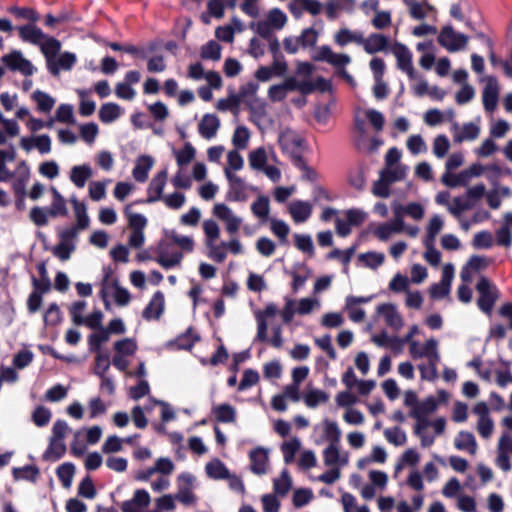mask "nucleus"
<instances>
[{
  "instance_id": "nucleus-54",
  "label": "nucleus",
  "mask_w": 512,
  "mask_h": 512,
  "mask_svg": "<svg viewBox=\"0 0 512 512\" xmlns=\"http://www.w3.org/2000/svg\"><path fill=\"white\" fill-rule=\"evenodd\" d=\"M121 107L116 103H105L99 109V119L106 124L116 121L121 116Z\"/></svg>"
},
{
  "instance_id": "nucleus-38",
  "label": "nucleus",
  "mask_w": 512,
  "mask_h": 512,
  "mask_svg": "<svg viewBox=\"0 0 512 512\" xmlns=\"http://www.w3.org/2000/svg\"><path fill=\"white\" fill-rule=\"evenodd\" d=\"M154 159L149 155H141L135 161V166L132 170L133 178L140 183L147 180L150 170L154 166Z\"/></svg>"
},
{
  "instance_id": "nucleus-45",
  "label": "nucleus",
  "mask_w": 512,
  "mask_h": 512,
  "mask_svg": "<svg viewBox=\"0 0 512 512\" xmlns=\"http://www.w3.org/2000/svg\"><path fill=\"white\" fill-rule=\"evenodd\" d=\"M211 411L218 422L230 424L236 421V409L230 404L213 405Z\"/></svg>"
},
{
  "instance_id": "nucleus-29",
  "label": "nucleus",
  "mask_w": 512,
  "mask_h": 512,
  "mask_svg": "<svg viewBox=\"0 0 512 512\" xmlns=\"http://www.w3.org/2000/svg\"><path fill=\"white\" fill-rule=\"evenodd\" d=\"M286 273L292 278L291 288L294 293L302 289L312 272L305 263H295Z\"/></svg>"
},
{
  "instance_id": "nucleus-31",
  "label": "nucleus",
  "mask_w": 512,
  "mask_h": 512,
  "mask_svg": "<svg viewBox=\"0 0 512 512\" xmlns=\"http://www.w3.org/2000/svg\"><path fill=\"white\" fill-rule=\"evenodd\" d=\"M183 259V253L174 249H170L168 245L160 246L156 262L164 269H170L180 266Z\"/></svg>"
},
{
  "instance_id": "nucleus-41",
  "label": "nucleus",
  "mask_w": 512,
  "mask_h": 512,
  "mask_svg": "<svg viewBox=\"0 0 512 512\" xmlns=\"http://www.w3.org/2000/svg\"><path fill=\"white\" fill-rule=\"evenodd\" d=\"M286 91H298L301 94H310L315 90V84L310 79L298 80L296 77H288L282 82Z\"/></svg>"
},
{
  "instance_id": "nucleus-16",
  "label": "nucleus",
  "mask_w": 512,
  "mask_h": 512,
  "mask_svg": "<svg viewBox=\"0 0 512 512\" xmlns=\"http://www.w3.org/2000/svg\"><path fill=\"white\" fill-rule=\"evenodd\" d=\"M408 9L409 16L416 21H424L427 18H435L437 14L436 8L423 0H402Z\"/></svg>"
},
{
  "instance_id": "nucleus-13",
  "label": "nucleus",
  "mask_w": 512,
  "mask_h": 512,
  "mask_svg": "<svg viewBox=\"0 0 512 512\" xmlns=\"http://www.w3.org/2000/svg\"><path fill=\"white\" fill-rule=\"evenodd\" d=\"M469 38L459 32H456L451 26L442 29L438 36V42L449 52H457L464 49Z\"/></svg>"
},
{
  "instance_id": "nucleus-15",
  "label": "nucleus",
  "mask_w": 512,
  "mask_h": 512,
  "mask_svg": "<svg viewBox=\"0 0 512 512\" xmlns=\"http://www.w3.org/2000/svg\"><path fill=\"white\" fill-rule=\"evenodd\" d=\"M168 177L167 169L159 171L150 181L147 187V198L138 201L139 203H155L160 201L164 197V189L166 186Z\"/></svg>"
},
{
  "instance_id": "nucleus-32",
  "label": "nucleus",
  "mask_w": 512,
  "mask_h": 512,
  "mask_svg": "<svg viewBox=\"0 0 512 512\" xmlns=\"http://www.w3.org/2000/svg\"><path fill=\"white\" fill-rule=\"evenodd\" d=\"M389 38L381 33H372L367 38L362 35L361 46L368 54H376L387 50Z\"/></svg>"
},
{
  "instance_id": "nucleus-48",
  "label": "nucleus",
  "mask_w": 512,
  "mask_h": 512,
  "mask_svg": "<svg viewBox=\"0 0 512 512\" xmlns=\"http://www.w3.org/2000/svg\"><path fill=\"white\" fill-rule=\"evenodd\" d=\"M438 407V403L434 397H428L419 402L416 407L411 409L410 416L412 418L429 417Z\"/></svg>"
},
{
  "instance_id": "nucleus-17",
  "label": "nucleus",
  "mask_w": 512,
  "mask_h": 512,
  "mask_svg": "<svg viewBox=\"0 0 512 512\" xmlns=\"http://www.w3.org/2000/svg\"><path fill=\"white\" fill-rule=\"evenodd\" d=\"M392 53L397 60V67L405 72L410 80H416V71L413 66V57L411 51L401 43L393 46Z\"/></svg>"
},
{
  "instance_id": "nucleus-18",
  "label": "nucleus",
  "mask_w": 512,
  "mask_h": 512,
  "mask_svg": "<svg viewBox=\"0 0 512 512\" xmlns=\"http://www.w3.org/2000/svg\"><path fill=\"white\" fill-rule=\"evenodd\" d=\"M224 174L229 184L228 198L237 202L246 201L248 190L246 182L229 169H224Z\"/></svg>"
},
{
  "instance_id": "nucleus-10",
  "label": "nucleus",
  "mask_w": 512,
  "mask_h": 512,
  "mask_svg": "<svg viewBox=\"0 0 512 512\" xmlns=\"http://www.w3.org/2000/svg\"><path fill=\"white\" fill-rule=\"evenodd\" d=\"M314 432L317 435L315 443L318 445L323 443L340 444L342 433L335 421L323 419L321 423L314 426Z\"/></svg>"
},
{
  "instance_id": "nucleus-56",
  "label": "nucleus",
  "mask_w": 512,
  "mask_h": 512,
  "mask_svg": "<svg viewBox=\"0 0 512 512\" xmlns=\"http://www.w3.org/2000/svg\"><path fill=\"white\" fill-rule=\"evenodd\" d=\"M474 207V203L471 202L466 196L455 197L451 201V205H448V212L454 217L459 218L463 216V213Z\"/></svg>"
},
{
  "instance_id": "nucleus-11",
  "label": "nucleus",
  "mask_w": 512,
  "mask_h": 512,
  "mask_svg": "<svg viewBox=\"0 0 512 512\" xmlns=\"http://www.w3.org/2000/svg\"><path fill=\"white\" fill-rule=\"evenodd\" d=\"M1 61L9 70L17 71L25 77L31 76L36 72V67L19 50L3 55Z\"/></svg>"
},
{
  "instance_id": "nucleus-52",
  "label": "nucleus",
  "mask_w": 512,
  "mask_h": 512,
  "mask_svg": "<svg viewBox=\"0 0 512 512\" xmlns=\"http://www.w3.org/2000/svg\"><path fill=\"white\" fill-rule=\"evenodd\" d=\"M31 98L36 103L37 109L41 113H49L56 103V100L52 96L41 90H35Z\"/></svg>"
},
{
  "instance_id": "nucleus-24",
  "label": "nucleus",
  "mask_w": 512,
  "mask_h": 512,
  "mask_svg": "<svg viewBox=\"0 0 512 512\" xmlns=\"http://www.w3.org/2000/svg\"><path fill=\"white\" fill-rule=\"evenodd\" d=\"M492 263V260L479 255H473L469 258L465 266L462 268L460 276L464 283L472 281V274L475 272H481L488 268Z\"/></svg>"
},
{
  "instance_id": "nucleus-58",
  "label": "nucleus",
  "mask_w": 512,
  "mask_h": 512,
  "mask_svg": "<svg viewBox=\"0 0 512 512\" xmlns=\"http://www.w3.org/2000/svg\"><path fill=\"white\" fill-rule=\"evenodd\" d=\"M444 227V219L438 215H433L427 224L426 227V237L423 242H434L436 241L437 235L440 233V231Z\"/></svg>"
},
{
  "instance_id": "nucleus-3",
  "label": "nucleus",
  "mask_w": 512,
  "mask_h": 512,
  "mask_svg": "<svg viewBox=\"0 0 512 512\" xmlns=\"http://www.w3.org/2000/svg\"><path fill=\"white\" fill-rule=\"evenodd\" d=\"M278 144L282 152L288 155L296 165L303 164L301 158L303 139L296 131L289 128L283 129L278 135Z\"/></svg>"
},
{
  "instance_id": "nucleus-42",
  "label": "nucleus",
  "mask_w": 512,
  "mask_h": 512,
  "mask_svg": "<svg viewBox=\"0 0 512 512\" xmlns=\"http://www.w3.org/2000/svg\"><path fill=\"white\" fill-rule=\"evenodd\" d=\"M19 133L18 123L13 119L5 118L0 111V145H4L8 139L16 137Z\"/></svg>"
},
{
  "instance_id": "nucleus-46",
  "label": "nucleus",
  "mask_w": 512,
  "mask_h": 512,
  "mask_svg": "<svg viewBox=\"0 0 512 512\" xmlns=\"http://www.w3.org/2000/svg\"><path fill=\"white\" fill-rule=\"evenodd\" d=\"M362 35L363 34L359 31H353L348 28H340L334 34L333 39L334 42L340 47H344L350 43L361 45Z\"/></svg>"
},
{
  "instance_id": "nucleus-53",
  "label": "nucleus",
  "mask_w": 512,
  "mask_h": 512,
  "mask_svg": "<svg viewBox=\"0 0 512 512\" xmlns=\"http://www.w3.org/2000/svg\"><path fill=\"white\" fill-rule=\"evenodd\" d=\"M408 167L406 165H394L389 167H384L380 175H382L383 179H386L388 183H395L405 179L407 175Z\"/></svg>"
},
{
  "instance_id": "nucleus-59",
  "label": "nucleus",
  "mask_w": 512,
  "mask_h": 512,
  "mask_svg": "<svg viewBox=\"0 0 512 512\" xmlns=\"http://www.w3.org/2000/svg\"><path fill=\"white\" fill-rule=\"evenodd\" d=\"M132 204H128L124 208V214L128 219V225L131 230L144 231L147 226V218L140 214L135 213L131 210Z\"/></svg>"
},
{
  "instance_id": "nucleus-4",
  "label": "nucleus",
  "mask_w": 512,
  "mask_h": 512,
  "mask_svg": "<svg viewBox=\"0 0 512 512\" xmlns=\"http://www.w3.org/2000/svg\"><path fill=\"white\" fill-rule=\"evenodd\" d=\"M286 22V14L279 8H273L268 11L262 20L255 24V29L261 37L267 38L272 32L281 30Z\"/></svg>"
},
{
  "instance_id": "nucleus-60",
  "label": "nucleus",
  "mask_w": 512,
  "mask_h": 512,
  "mask_svg": "<svg viewBox=\"0 0 512 512\" xmlns=\"http://www.w3.org/2000/svg\"><path fill=\"white\" fill-rule=\"evenodd\" d=\"M268 222L271 232L278 238L279 243L286 244L290 233L289 225L285 221L277 218H271Z\"/></svg>"
},
{
  "instance_id": "nucleus-22",
  "label": "nucleus",
  "mask_w": 512,
  "mask_h": 512,
  "mask_svg": "<svg viewBox=\"0 0 512 512\" xmlns=\"http://www.w3.org/2000/svg\"><path fill=\"white\" fill-rule=\"evenodd\" d=\"M151 503V496L145 489L134 491L131 499L122 503V512H143Z\"/></svg>"
},
{
  "instance_id": "nucleus-63",
  "label": "nucleus",
  "mask_w": 512,
  "mask_h": 512,
  "mask_svg": "<svg viewBox=\"0 0 512 512\" xmlns=\"http://www.w3.org/2000/svg\"><path fill=\"white\" fill-rule=\"evenodd\" d=\"M29 218L38 227L46 226L51 218L50 211L48 208L35 206L30 210Z\"/></svg>"
},
{
  "instance_id": "nucleus-21",
  "label": "nucleus",
  "mask_w": 512,
  "mask_h": 512,
  "mask_svg": "<svg viewBox=\"0 0 512 512\" xmlns=\"http://www.w3.org/2000/svg\"><path fill=\"white\" fill-rule=\"evenodd\" d=\"M512 453V436L508 433H503L497 445V458L496 465L508 472L511 469L510 454Z\"/></svg>"
},
{
  "instance_id": "nucleus-61",
  "label": "nucleus",
  "mask_w": 512,
  "mask_h": 512,
  "mask_svg": "<svg viewBox=\"0 0 512 512\" xmlns=\"http://www.w3.org/2000/svg\"><path fill=\"white\" fill-rule=\"evenodd\" d=\"M169 239L182 250V253H191L194 250L195 243L191 236L181 235L176 231H171Z\"/></svg>"
},
{
  "instance_id": "nucleus-55",
  "label": "nucleus",
  "mask_w": 512,
  "mask_h": 512,
  "mask_svg": "<svg viewBox=\"0 0 512 512\" xmlns=\"http://www.w3.org/2000/svg\"><path fill=\"white\" fill-rule=\"evenodd\" d=\"M65 452V442L50 437L49 445L44 452V459L48 461H57L65 454Z\"/></svg>"
},
{
  "instance_id": "nucleus-7",
  "label": "nucleus",
  "mask_w": 512,
  "mask_h": 512,
  "mask_svg": "<svg viewBox=\"0 0 512 512\" xmlns=\"http://www.w3.org/2000/svg\"><path fill=\"white\" fill-rule=\"evenodd\" d=\"M114 356L112 364L120 371H126L129 366V357L137 351V343L131 338H124L114 343Z\"/></svg>"
},
{
  "instance_id": "nucleus-50",
  "label": "nucleus",
  "mask_w": 512,
  "mask_h": 512,
  "mask_svg": "<svg viewBox=\"0 0 512 512\" xmlns=\"http://www.w3.org/2000/svg\"><path fill=\"white\" fill-rule=\"evenodd\" d=\"M205 471L208 477L214 480H222L229 477V470L225 464L217 458L212 459L205 465Z\"/></svg>"
},
{
  "instance_id": "nucleus-43",
  "label": "nucleus",
  "mask_w": 512,
  "mask_h": 512,
  "mask_svg": "<svg viewBox=\"0 0 512 512\" xmlns=\"http://www.w3.org/2000/svg\"><path fill=\"white\" fill-rule=\"evenodd\" d=\"M251 212L260 223H266L269 221L270 214V201L267 196H258L251 204Z\"/></svg>"
},
{
  "instance_id": "nucleus-40",
  "label": "nucleus",
  "mask_w": 512,
  "mask_h": 512,
  "mask_svg": "<svg viewBox=\"0 0 512 512\" xmlns=\"http://www.w3.org/2000/svg\"><path fill=\"white\" fill-rule=\"evenodd\" d=\"M50 192L52 194V201L48 208L50 211L51 218L65 217L68 215V208L66 199L61 193L55 188L51 187Z\"/></svg>"
},
{
  "instance_id": "nucleus-34",
  "label": "nucleus",
  "mask_w": 512,
  "mask_h": 512,
  "mask_svg": "<svg viewBox=\"0 0 512 512\" xmlns=\"http://www.w3.org/2000/svg\"><path fill=\"white\" fill-rule=\"evenodd\" d=\"M355 0H328L324 5L325 13L328 19L335 20L339 13H350L355 9Z\"/></svg>"
},
{
  "instance_id": "nucleus-37",
  "label": "nucleus",
  "mask_w": 512,
  "mask_h": 512,
  "mask_svg": "<svg viewBox=\"0 0 512 512\" xmlns=\"http://www.w3.org/2000/svg\"><path fill=\"white\" fill-rule=\"evenodd\" d=\"M165 299L161 291H157L152 296L150 302L143 311V318L146 320H157L164 311Z\"/></svg>"
},
{
  "instance_id": "nucleus-1",
  "label": "nucleus",
  "mask_w": 512,
  "mask_h": 512,
  "mask_svg": "<svg viewBox=\"0 0 512 512\" xmlns=\"http://www.w3.org/2000/svg\"><path fill=\"white\" fill-rule=\"evenodd\" d=\"M202 230L204 234L203 244L206 248V255L210 260L223 263L228 252L234 255L244 252L243 245L238 238L231 237L228 241L220 239V226L214 219L204 220Z\"/></svg>"
},
{
  "instance_id": "nucleus-49",
  "label": "nucleus",
  "mask_w": 512,
  "mask_h": 512,
  "mask_svg": "<svg viewBox=\"0 0 512 512\" xmlns=\"http://www.w3.org/2000/svg\"><path fill=\"white\" fill-rule=\"evenodd\" d=\"M38 47L45 57L47 66L48 63L52 61V59H54V57L59 53L61 49V43L54 37L47 35L45 40H42Z\"/></svg>"
},
{
  "instance_id": "nucleus-39",
  "label": "nucleus",
  "mask_w": 512,
  "mask_h": 512,
  "mask_svg": "<svg viewBox=\"0 0 512 512\" xmlns=\"http://www.w3.org/2000/svg\"><path fill=\"white\" fill-rule=\"evenodd\" d=\"M19 37L30 44L38 46L42 40H45V34L35 23L18 27Z\"/></svg>"
},
{
  "instance_id": "nucleus-33",
  "label": "nucleus",
  "mask_w": 512,
  "mask_h": 512,
  "mask_svg": "<svg viewBox=\"0 0 512 512\" xmlns=\"http://www.w3.org/2000/svg\"><path fill=\"white\" fill-rule=\"evenodd\" d=\"M287 209L295 223L306 222L312 214V205L308 201L293 200L288 204Z\"/></svg>"
},
{
  "instance_id": "nucleus-30",
  "label": "nucleus",
  "mask_w": 512,
  "mask_h": 512,
  "mask_svg": "<svg viewBox=\"0 0 512 512\" xmlns=\"http://www.w3.org/2000/svg\"><path fill=\"white\" fill-rule=\"evenodd\" d=\"M250 467L253 473L263 475L269 469V451L265 448L259 447L252 450L249 454Z\"/></svg>"
},
{
  "instance_id": "nucleus-2",
  "label": "nucleus",
  "mask_w": 512,
  "mask_h": 512,
  "mask_svg": "<svg viewBox=\"0 0 512 512\" xmlns=\"http://www.w3.org/2000/svg\"><path fill=\"white\" fill-rule=\"evenodd\" d=\"M321 306L320 300L313 297L300 299L285 298V305L281 310V317L284 323H290L295 315H308Z\"/></svg>"
},
{
  "instance_id": "nucleus-26",
  "label": "nucleus",
  "mask_w": 512,
  "mask_h": 512,
  "mask_svg": "<svg viewBox=\"0 0 512 512\" xmlns=\"http://www.w3.org/2000/svg\"><path fill=\"white\" fill-rule=\"evenodd\" d=\"M404 231V224L399 221L380 223L374 226L372 234L379 241L386 242Z\"/></svg>"
},
{
  "instance_id": "nucleus-8",
  "label": "nucleus",
  "mask_w": 512,
  "mask_h": 512,
  "mask_svg": "<svg viewBox=\"0 0 512 512\" xmlns=\"http://www.w3.org/2000/svg\"><path fill=\"white\" fill-rule=\"evenodd\" d=\"M480 82L484 83L482 90V103L486 112L492 113L496 110L499 95L500 85L495 76L487 75L480 78Z\"/></svg>"
},
{
  "instance_id": "nucleus-57",
  "label": "nucleus",
  "mask_w": 512,
  "mask_h": 512,
  "mask_svg": "<svg viewBox=\"0 0 512 512\" xmlns=\"http://www.w3.org/2000/svg\"><path fill=\"white\" fill-rule=\"evenodd\" d=\"M358 260L363 266L375 270L384 263L385 255L381 252L370 251L359 254Z\"/></svg>"
},
{
  "instance_id": "nucleus-44",
  "label": "nucleus",
  "mask_w": 512,
  "mask_h": 512,
  "mask_svg": "<svg viewBox=\"0 0 512 512\" xmlns=\"http://www.w3.org/2000/svg\"><path fill=\"white\" fill-rule=\"evenodd\" d=\"M71 203L73 204L76 216V225L72 226L71 228L77 229L78 236L81 230L89 227L90 218L87 214V207L83 202L78 201L76 198H72Z\"/></svg>"
},
{
  "instance_id": "nucleus-28",
  "label": "nucleus",
  "mask_w": 512,
  "mask_h": 512,
  "mask_svg": "<svg viewBox=\"0 0 512 512\" xmlns=\"http://www.w3.org/2000/svg\"><path fill=\"white\" fill-rule=\"evenodd\" d=\"M76 61L77 58L74 53L63 52L61 54H57L54 59L48 63L47 69L53 76H57L63 70H71Z\"/></svg>"
},
{
  "instance_id": "nucleus-27",
  "label": "nucleus",
  "mask_w": 512,
  "mask_h": 512,
  "mask_svg": "<svg viewBox=\"0 0 512 512\" xmlns=\"http://www.w3.org/2000/svg\"><path fill=\"white\" fill-rule=\"evenodd\" d=\"M348 459V453L341 451L340 444H330L323 450V462L328 467L345 466Z\"/></svg>"
},
{
  "instance_id": "nucleus-51",
  "label": "nucleus",
  "mask_w": 512,
  "mask_h": 512,
  "mask_svg": "<svg viewBox=\"0 0 512 512\" xmlns=\"http://www.w3.org/2000/svg\"><path fill=\"white\" fill-rule=\"evenodd\" d=\"M329 400V395L323 390L310 388L303 395V401L309 408H316Z\"/></svg>"
},
{
  "instance_id": "nucleus-23",
  "label": "nucleus",
  "mask_w": 512,
  "mask_h": 512,
  "mask_svg": "<svg viewBox=\"0 0 512 512\" xmlns=\"http://www.w3.org/2000/svg\"><path fill=\"white\" fill-rule=\"evenodd\" d=\"M12 178L14 179L12 187L16 196L24 198L26 195V185L30 179V168L25 161L17 164L12 173Z\"/></svg>"
},
{
  "instance_id": "nucleus-64",
  "label": "nucleus",
  "mask_w": 512,
  "mask_h": 512,
  "mask_svg": "<svg viewBox=\"0 0 512 512\" xmlns=\"http://www.w3.org/2000/svg\"><path fill=\"white\" fill-rule=\"evenodd\" d=\"M195 154L196 150L190 143H186L182 149L174 151L176 162L179 167L189 164L194 159Z\"/></svg>"
},
{
  "instance_id": "nucleus-62",
  "label": "nucleus",
  "mask_w": 512,
  "mask_h": 512,
  "mask_svg": "<svg viewBox=\"0 0 512 512\" xmlns=\"http://www.w3.org/2000/svg\"><path fill=\"white\" fill-rule=\"evenodd\" d=\"M160 201H162L168 209L180 210L186 203V196L182 192L174 191L165 194Z\"/></svg>"
},
{
  "instance_id": "nucleus-36",
  "label": "nucleus",
  "mask_w": 512,
  "mask_h": 512,
  "mask_svg": "<svg viewBox=\"0 0 512 512\" xmlns=\"http://www.w3.org/2000/svg\"><path fill=\"white\" fill-rule=\"evenodd\" d=\"M220 120L215 114H205L198 124V132L204 139L210 140L217 135Z\"/></svg>"
},
{
  "instance_id": "nucleus-25",
  "label": "nucleus",
  "mask_w": 512,
  "mask_h": 512,
  "mask_svg": "<svg viewBox=\"0 0 512 512\" xmlns=\"http://www.w3.org/2000/svg\"><path fill=\"white\" fill-rule=\"evenodd\" d=\"M377 312L391 329L399 331L404 326V320L394 304L379 305Z\"/></svg>"
},
{
  "instance_id": "nucleus-35",
  "label": "nucleus",
  "mask_w": 512,
  "mask_h": 512,
  "mask_svg": "<svg viewBox=\"0 0 512 512\" xmlns=\"http://www.w3.org/2000/svg\"><path fill=\"white\" fill-rule=\"evenodd\" d=\"M93 168L88 163L75 165L71 168L69 173L70 181L77 188H84L88 180L93 176Z\"/></svg>"
},
{
  "instance_id": "nucleus-14",
  "label": "nucleus",
  "mask_w": 512,
  "mask_h": 512,
  "mask_svg": "<svg viewBox=\"0 0 512 512\" xmlns=\"http://www.w3.org/2000/svg\"><path fill=\"white\" fill-rule=\"evenodd\" d=\"M409 353L413 359L427 358L428 362H440L438 342L434 338L428 339L424 344L413 342Z\"/></svg>"
},
{
  "instance_id": "nucleus-6",
  "label": "nucleus",
  "mask_w": 512,
  "mask_h": 512,
  "mask_svg": "<svg viewBox=\"0 0 512 512\" xmlns=\"http://www.w3.org/2000/svg\"><path fill=\"white\" fill-rule=\"evenodd\" d=\"M479 294L477 305L481 311L490 314L499 298L497 287L486 277H481L476 285Z\"/></svg>"
},
{
  "instance_id": "nucleus-20",
  "label": "nucleus",
  "mask_w": 512,
  "mask_h": 512,
  "mask_svg": "<svg viewBox=\"0 0 512 512\" xmlns=\"http://www.w3.org/2000/svg\"><path fill=\"white\" fill-rule=\"evenodd\" d=\"M453 278L454 266L450 263L444 265L440 282L433 284L430 288L431 297L435 299L446 297L450 293Z\"/></svg>"
},
{
  "instance_id": "nucleus-5",
  "label": "nucleus",
  "mask_w": 512,
  "mask_h": 512,
  "mask_svg": "<svg viewBox=\"0 0 512 512\" xmlns=\"http://www.w3.org/2000/svg\"><path fill=\"white\" fill-rule=\"evenodd\" d=\"M58 237L59 242L52 248V254L61 261H67L76 250L78 240L77 229H62L59 231Z\"/></svg>"
},
{
  "instance_id": "nucleus-12",
  "label": "nucleus",
  "mask_w": 512,
  "mask_h": 512,
  "mask_svg": "<svg viewBox=\"0 0 512 512\" xmlns=\"http://www.w3.org/2000/svg\"><path fill=\"white\" fill-rule=\"evenodd\" d=\"M472 412L477 416L476 429L483 439H489L494 432V421L490 416L489 407L485 402H478L474 405Z\"/></svg>"
},
{
  "instance_id": "nucleus-9",
  "label": "nucleus",
  "mask_w": 512,
  "mask_h": 512,
  "mask_svg": "<svg viewBox=\"0 0 512 512\" xmlns=\"http://www.w3.org/2000/svg\"><path fill=\"white\" fill-rule=\"evenodd\" d=\"M212 214L224 224L226 232L230 235L237 233L243 223L242 217L224 203H216Z\"/></svg>"
},
{
  "instance_id": "nucleus-19",
  "label": "nucleus",
  "mask_w": 512,
  "mask_h": 512,
  "mask_svg": "<svg viewBox=\"0 0 512 512\" xmlns=\"http://www.w3.org/2000/svg\"><path fill=\"white\" fill-rule=\"evenodd\" d=\"M316 61H325L336 68H344L351 63V57L344 53H335L330 46L323 45L317 49V54L313 56Z\"/></svg>"
},
{
  "instance_id": "nucleus-47",
  "label": "nucleus",
  "mask_w": 512,
  "mask_h": 512,
  "mask_svg": "<svg viewBox=\"0 0 512 512\" xmlns=\"http://www.w3.org/2000/svg\"><path fill=\"white\" fill-rule=\"evenodd\" d=\"M454 445L458 450L467 451L471 455L477 452V442L474 435L468 431H461L455 437Z\"/></svg>"
}]
</instances>
